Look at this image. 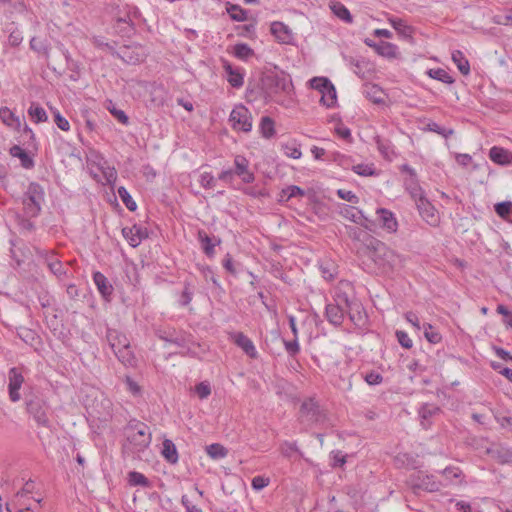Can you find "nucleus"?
<instances>
[{
    "label": "nucleus",
    "mask_w": 512,
    "mask_h": 512,
    "mask_svg": "<svg viewBox=\"0 0 512 512\" xmlns=\"http://www.w3.org/2000/svg\"><path fill=\"white\" fill-rule=\"evenodd\" d=\"M365 96L374 103H382L384 101V92L380 86L376 84H367L364 87Z\"/></svg>",
    "instance_id": "nucleus-25"
},
{
    "label": "nucleus",
    "mask_w": 512,
    "mask_h": 512,
    "mask_svg": "<svg viewBox=\"0 0 512 512\" xmlns=\"http://www.w3.org/2000/svg\"><path fill=\"white\" fill-rule=\"evenodd\" d=\"M493 22L499 25H512V11L504 15H495Z\"/></svg>",
    "instance_id": "nucleus-60"
},
{
    "label": "nucleus",
    "mask_w": 512,
    "mask_h": 512,
    "mask_svg": "<svg viewBox=\"0 0 512 512\" xmlns=\"http://www.w3.org/2000/svg\"><path fill=\"white\" fill-rule=\"evenodd\" d=\"M212 389L208 381H202L195 386V393L199 399H207L211 395Z\"/></svg>",
    "instance_id": "nucleus-43"
},
{
    "label": "nucleus",
    "mask_w": 512,
    "mask_h": 512,
    "mask_svg": "<svg viewBox=\"0 0 512 512\" xmlns=\"http://www.w3.org/2000/svg\"><path fill=\"white\" fill-rule=\"evenodd\" d=\"M409 485L413 490H424L427 492H436L443 488V483L437 481L433 475L418 471L409 478Z\"/></svg>",
    "instance_id": "nucleus-6"
},
{
    "label": "nucleus",
    "mask_w": 512,
    "mask_h": 512,
    "mask_svg": "<svg viewBox=\"0 0 512 512\" xmlns=\"http://www.w3.org/2000/svg\"><path fill=\"white\" fill-rule=\"evenodd\" d=\"M44 202V190L38 183H30L23 197V205L26 216L36 217Z\"/></svg>",
    "instance_id": "nucleus-5"
},
{
    "label": "nucleus",
    "mask_w": 512,
    "mask_h": 512,
    "mask_svg": "<svg viewBox=\"0 0 512 512\" xmlns=\"http://www.w3.org/2000/svg\"><path fill=\"white\" fill-rule=\"evenodd\" d=\"M489 158L492 162L500 166L512 165V152L499 146H493L489 150Z\"/></svg>",
    "instance_id": "nucleus-15"
},
{
    "label": "nucleus",
    "mask_w": 512,
    "mask_h": 512,
    "mask_svg": "<svg viewBox=\"0 0 512 512\" xmlns=\"http://www.w3.org/2000/svg\"><path fill=\"white\" fill-rule=\"evenodd\" d=\"M107 340L120 362L124 365H133L134 356L130 348V342L125 334L117 330H108Z\"/></svg>",
    "instance_id": "nucleus-4"
},
{
    "label": "nucleus",
    "mask_w": 512,
    "mask_h": 512,
    "mask_svg": "<svg viewBox=\"0 0 512 512\" xmlns=\"http://www.w3.org/2000/svg\"><path fill=\"white\" fill-rule=\"evenodd\" d=\"M350 307V319L355 323V324H360L363 319H364V316L362 315V313L360 312V305L357 304V303H354L352 305H349Z\"/></svg>",
    "instance_id": "nucleus-52"
},
{
    "label": "nucleus",
    "mask_w": 512,
    "mask_h": 512,
    "mask_svg": "<svg viewBox=\"0 0 512 512\" xmlns=\"http://www.w3.org/2000/svg\"><path fill=\"white\" fill-rule=\"evenodd\" d=\"M300 417L302 421L309 423H319L325 420V415L319 405L313 400H305L300 408Z\"/></svg>",
    "instance_id": "nucleus-9"
},
{
    "label": "nucleus",
    "mask_w": 512,
    "mask_h": 512,
    "mask_svg": "<svg viewBox=\"0 0 512 512\" xmlns=\"http://www.w3.org/2000/svg\"><path fill=\"white\" fill-rule=\"evenodd\" d=\"M421 218L430 226H437L440 222V217L434 206L426 199L422 198L415 203Z\"/></svg>",
    "instance_id": "nucleus-10"
},
{
    "label": "nucleus",
    "mask_w": 512,
    "mask_h": 512,
    "mask_svg": "<svg viewBox=\"0 0 512 512\" xmlns=\"http://www.w3.org/2000/svg\"><path fill=\"white\" fill-rule=\"evenodd\" d=\"M377 214L379 215L381 225L384 229L389 233L397 231L398 223L392 212L387 209L380 208L377 210Z\"/></svg>",
    "instance_id": "nucleus-19"
},
{
    "label": "nucleus",
    "mask_w": 512,
    "mask_h": 512,
    "mask_svg": "<svg viewBox=\"0 0 512 512\" xmlns=\"http://www.w3.org/2000/svg\"><path fill=\"white\" fill-rule=\"evenodd\" d=\"M452 60L463 75H468L470 73L469 61L466 59V57L464 56V54L461 51H459V50L453 51L452 52Z\"/></svg>",
    "instance_id": "nucleus-29"
},
{
    "label": "nucleus",
    "mask_w": 512,
    "mask_h": 512,
    "mask_svg": "<svg viewBox=\"0 0 512 512\" xmlns=\"http://www.w3.org/2000/svg\"><path fill=\"white\" fill-rule=\"evenodd\" d=\"M364 380L369 385H378L382 383L383 377L378 372L371 371L364 376Z\"/></svg>",
    "instance_id": "nucleus-57"
},
{
    "label": "nucleus",
    "mask_w": 512,
    "mask_h": 512,
    "mask_svg": "<svg viewBox=\"0 0 512 512\" xmlns=\"http://www.w3.org/2000/svg\"><path fill=\"white\" fill-rule=\"evenodd\" d=\"M405 185H406V189L409 191V194L411 195V197L413 198L415 203L417 202V200L425 198L423 195V190L418 185L416 179L406 180Z\"/></svg>",
    "instance_id": "nucleus-32"
},
{
    "label": "nucleus",
    "mask_w": 512,
    "mask_h": 512,
    "mask_svg": "<svg viewBox=\"0 0 512 512\" xmlns=\"http://www.w3.org/2000/svg\"><path fill=\"white\" fill-rule=\"evenodd\" d=\"M233 52L234 55L241 60H246L254 54L253 50L245 43L236 44L233 48Z\"/></svg>",
    "instance_id": "nucleus-39"
},
{
    "label": "nucleus",
    "mask_w": 512,
    "mask_h": 512,
    "mask_svg": "<svg viewBox=\"0 0 512 512\" xmlns=\"http://www.w3.org/2000/svg\"><path fill=\"white\" fill-rule=\"evenodd\" d=\"M10 154L13 156V157H17L21 160V165L24 167V168H32L33 165H34V162H33V159L28 155V153L22 149L20 146L18 145H14L11 149H10Z\"/></svg>",
    "instance_id": "nucleus-28"
},
{
    "label": "nucleus",
    "mask_w": 512,
    "mask_h": 512,
    "mask_svg": "<svg viewBox=\"0 0 512 512\" xmlns=\"http://www.w3.org/2000/svg\"><path fill=\"white\" fill-rule=\"evenodd\" d=\"M352 170L360 176H371L374 174L373 166L363 163L354 165Z\"/></svg>",
    "instance_id": "nucleus-50"
},
{
    "label": "nucleus",
    "mask_w": 512,
    "mask_h": 512,
    "mask_svg": "<svg viewBox=\"0 0 512 512\" xmlns=\"http://www.w3.org/2000/svg\"><path fill=\"white\" fill-rule=\"evenodd\" d=\"M428 129L430 131L436 132L444 137H448L453 134V130H446L445 128L439 126L437 123L432 122L428 124Z\"/></svg>",
    "instance_id": "nucleus-63"
},
{
    "label": "nucleus",
    "mask_w": 512,
    "mask_h": 512,
    "mask_svg": "<svg viewBox=\"0 0 512 512\" xmlns=\"http://www.w3.org/2000/svg\"><path fill=\"white\" fill-rule=\"evenodd\" d=\"M27 411L33 416L38 425L47 427L49 425L48 406L45 401L39 398L31 399L26 403Z\"/></svg>",
    "instance_id": "nucleus-8"
},
{
    "label": "nucleus",
    "mask_w": 512,
    "mask_h": 512,
    "mask_svg": "<svg viewBox=\"0 0 512 512\" xmlns=\"http://www.w3.org/2000/svg\"><path fill=\"white\" fill-rule=\"evenodd\" d=\"M339 214L356 224H359L365 228H368V222L369 220L363 215L362 211L358 208L350 205L343 204L339 207Z\"/></svg>",
    "instance_id": "nucleus-13"
},
{
    "label": "nucleus",
    "mask_w": 512,
    "mask_h": 512,
    "mask_svg": "<svg viewBox=\"0 0 512 512\" xmlns=\"http://www.w3.org/2000/svg\"><path fill=\"white\" fill-rule=\"evenodd\" d=\"M229 338L250 358L255 359L258 357V352L254 343L242 332H232L230 333Z\"/></svg>",
    "instance_id": "nucleus-12"
},
{
    "label": "nucleus",
    "mask_w": 512,
    "mask_h": 512,
    "mask_svg": "<svg viewBox=\"0 0 512 512\" xmlns=\"http://www.w3.org/2000/svg\"><path fill=\"white\" fill-rule=\"evenodd\" d=\"M199 183L204 189H211L215 187L216 179L210 172H203L199 176Z\"/></svg>",
    "instance_id": "nucleus-46"
},
{
    "label": "nucleus",
    "mask_w": 512,
    "mask_h": 512,
    "mask_svg": "<svg viewBox=\"0 0 512 512\" xmlns=\"http://www.w3.org/2000/svg\"><path fill=\"white\" fill-rule=\"evenodd\" d=\"M284 153L287 157L293 158V159H299L302 156L301 150L293 145H286L284 147Z\"/></svg>",
    "instance_id": "nucleus-62"
},
{
    "label": "nucleus",
    "mask_w": 512,
    "mask_h": 512,
    "mask_svg": "<svg viewBox=\"0 0 512 512\" xmlns=\"http://www.w3.org/2000/svg\"><path fill=\"white\" fill-rule=\"evenodd\" d=\"M206 452L212 459H221L226 457L228 450L221 444L214 443L206 447Z\"/></svg>",
    "instance_id": "nucleus-34"
},
{
    "label": "nucleus",
    "mask_w": 512,
    "mask_h": 512,
    "mask_svg": "<svg viewBox=\"0 0 512 512\" xmlns=\"http://www.w3.org/2000/svg\"><path fill=\"white\" fill-rule=\"evenodd\" d=\"M93 281L102 297L109 300L113 293V286L107 277L101 272H95L93 274Z\"/></svg>",
    "instance_id": "nucleus-18"
},
{
    "label": "nucleus",
    "mask_w": 512,
    "mask_h": 512,
    "mask_svg": "<svg viewBox=\"0 0 512 512\" xmlns=\"http://www.w3.org/2000/svg\"><path fill=\"white\" fill-rule=\"evenodd\" d=\"M8 390L9 397L12 402H18L21 398L19 393L20 388L24 382V377L21 372L15 367L11 368L8 373Z\"/></svg>",
    "instance_id": "nucleus-11"
},
{
    "label": "nucleus",
    "mask_w": 512,
    "mask_h": 512,
    "mask_svg": "<svg viewBox=\"0 0 512 512\" xmlns=\"http://www.w3.org/2000/svg\"><path fill=\"white\" fill-rule=\"evenodd\" d=\"M47 266L50 269V271L57 277H61L66 273L62 262L56 258L49 259L47 261Z\"/></svg>",
    "instance_id": "nucleus-45"
},
{
    "label": "nucleus",
    "mask_w": 512,
    "mask_h": 512,
    "mask_svg": "<svg viewBox=\"0 0 512 512\" xmlns=\"http://www.w3.org/2000/svg\"><path fill=\"white\" fill-rule=\"evenodd\" d=\"M270 483L269 478L263 477V476H255L251 481V486L254 490H262L263 488L267 487Z\"/></svg>",
    "instance_id": "nucleus-54"
},
{
    "label": "nucleus",
    "mask_w": 512,
    "mask_h": 512,
    "mask_svg": "<svg viewBox=\"0 0 512 512\" xmlns=\"http://www.w3.org/2000/svg\"><path fill=\"white\" fill-rule=\"evenodd\" d=\"M228 13L235 21H245L247 19V12L237 5H232L228 9Z\"/></svg>",
    "instance_id": "nucleus-47"
},
{
    "label": "nucleus",
    "mask_w": 512,
    "mask_h": 512,
    "mask_svg": "<svg viewBox=\"0 0 512 512\" xmlns=\"http://www.w3.org/2000/svg\"><path fill=\"white\" fill-rule=\"evenodd\" d=\"M424 336L432 344H437L442 340L441 334L430 324L423 325Z\"/></svg>",
    "instance_id": "nucleus-37"
},
{
    "label": "nucleus",
    "mask_w": 512,
    "mask_h": 512,
    "mask_svg": "<svg viewBox=\"0 0 512 512\" xmlns=\"http://www.w3.org/2000/svg\"><path fill=\"white\" fill-rule=\"evenodd\" d=\"M263 86L267 96L275 102H279L281 96H287L293 90L290 76L284 73L267 75L263 80Z\"/></svg>",
    "instance_id": "nucleus-3"
},
{
    "label": "nucleus",
    "mask_w": 512,
    "mask_h": 512,
    "mask_svg": "<svg viewBox=\"0 0 512 512\" xmlns=\"http://www.w3.org/2000/svg\"><path fill=\"white\" fill-rule=\"evenodd\" d=\"M152 441L149 427L142 422L130 423L126 429V442L123 445L124 453L132 458H141Z\"/></svg>",
    "instance_id": "nucleus-1"
},
{
    "label": "nucleus",
    "mask_w": 512,
    "mask_h": 512,
    "mask_svg": "<svg viewBox=\"0 0 512 512\" xmlns=\"http://www.w3.org/2000/svg\"><path fill=\"white\" fill-rule=\"evenodd\" d=\"M375 142L379 152L386 159H392L395 156L393 146L389 140H384L379 136L375 137Z\"/></svg>",
    "instance_id": "nucleus-30"
},
{
    "label": "nucleus",
    "mask_w": 512,
    "mask_h": 512,
    "mask_svg": "<svg viewBox=\"0 0 512 512\" xmlns=\"http://www.w3.org/2000/svg\"><path fill=\"white\" fill-rule=\"evenodd\" d=\"M199 239L202 243V248L207 256H212L214 254V244L212 243L211 238L204 232H199Z\"/></svg>",
    "instance_id": "nucleus-44"
},
{
    "label": "nucleus",
    "mask_w": 512,
    "mask_h": 512,
    "mask_svg": "<svg viewBox=\"0 0 512 512\" xmlns=\"http://www.w3.org/2000/svg\"><path fill=\"white\" fill-rule=\"evenodd\" d=\"M370 258L383 272L393 271L403 266L404 258L387 247L383 242H371Z\"/></svg>",
    "instance_id": "nucleus-2"
},
{
    "label": "nucleus",
    "mask_w": 512,
    "mask_h": 512,
    "mask_svg": "<svg viewBox=\"0 0 512 512\" xmlns=\"http://www.w3.org/2000/svg\"><path fill=\"white\" fill-rule=\"evenodd\" d=\"M389 23L391 26L403 37L412 38L413 28L401 18H390Z\"/></svg>",
    "instance_id": "nucleus-24"
},
{
    "label": "nucleus",
    "mask_w": 512,
    "mask_h": 512,
    "mask_svg": "<svg viewBox=\"0 0 512 512\" xmlns=\"http://www.w3.org/2000/svg\"><path fill=\"white\" fill-rule=\"evenodd\" d=\"M396 337H397L399 344L402 347H404L406 349H410L413 346V341L411 340V338L408 336V334L406 332L396 331Z\"/></svg>",
    "instance_id": "nucleus-55"
},
{
    "label": "nucleus",
    "mask_w": 512,
    "mask_h": 512,
    "mask_svg": "<svg viewBox=\"0 0 512 512\" xmlns=\"http://www.w3.org/2000/svg\"><path fill=\"white\" fill-rule=\"evenodd\" d=\"M321 94V102L323 103V105H325L326 107H332L335 104L337 96L336 89L333 86V84L330 85L327 89H325V91H323Z\"/></svg>",
    "instance_id": "nucleus-36"
},
{
    "label": "nucleus",
    "mask_w": 512,
    "mask_h": 512,
    "mask_svg": "<svg viewBox=\"0 0 512 512\" xmlns=\"http://www.w3.org/2000/svg\"><path fill=\"white\" fill-rule=\"evenodd\" d=\"M271 33L275 36V38L284 44H288L292 41L293 35L291 30L287 25L282 22L276 21L271 24Z\"/></svg>",
    "instance_id": "nucleus-17"
},
{
    "label": "nucleus",
    "mask_w": 512,
    "mask_h": 512,
    "mask_svg": "<svg viewBox=\"0 0 512 512\" xmlns=\"http://www.w3.org/2000/svg\"><path fill=\"white\" fill-rule=\"evenodd\" d=\"M280 451L284 456L290 457L292 453L297 451L296 443L294 442H283L280 445Z\"/></svg>",
    "instance_id": "nucleus-59"
},
{
    "label": "nucleus",
    "mask_w": 512,
    "mask_h": 512,
    "mask_svg": "<svg viewBox=\"0 0 512 512\" xmlns=\"http://www.w3.org/2000/svg\"><path fill=\"white\" fill-rule=\"evenodd\" d=\"M229 121L234 130L249 132L252 129V115L244 105H237L233 108Z\"/></svg>",
    "instance_id": "nucleus-7"
},
{
    "label": "nucleus",
    "mask_w": 512,
    "mask_h": 512,
    "mask_svg": "<svg viewBox=\"0 0 512 512\" xmlns=\"http://www.w3.org/2000/svg\"><path fill=\"white\" fill-rule=\"evenodd\" d=\"M0 119L7 127L19 131L22 123L19 116H16L8 107L0 108Z\"/></svg>",
    "instance_id": "nucleus-20"
},
{
    "label": "nucleus",
    "mask_w": 512,
    "mask_h": 512,
    "mask_svg": "<svg viewBox=\"0 0 512 512\" xmlns=\"http://www.w3.org/2000/svg\"><path fill=\"white\" fill-rule=\"evenodd\" d=\"M192 296H193V293L190 290L189 285L186 284L185 288L181 294V298H180L181 305L187 306L191 302Z\"/></svg>",
    "instance_id": "nucleus-64"
},
{
    "label": "nucleus",
    "mask_w": 512,
    "mask_h": 512,
    "mask_svg": "<svg viewBox=\"0 0 512 512\" xmlns=\"http://www.w3.org/2000/svg\"><path fill=\"white\" fill-rule=\"evenodd\" d=\"M282 193H283V196L287 197V200L292 197L304 196V191L300 187L295 186V185H292V186L287 187L286 189H283Z\"/></svg>",
    "instance_id": "nucleus-56"
},
{
    "label": "nucleus",
    "mask_w": 512,
    "mask_h": 512,
    "mask_svg": "<svg viewBox=\"0 0 512 512\" xmlns=\"http://www.w3.org/2000/svg\"><path fill=\"white\" fill-rule=\"evenodd\" d=\"M326 317L331 324L338 326L343 322L344 311L337 304H328L326 306Z\"/></svg>",
    "instance_id": "nucleus-22"
},
{
    "label": "nucleus",
    "mask_w": 512,
    "mask_h": 512,
    "mask_svg": "<svg viewBox=\"0 0 512 512\" xmlns=\"http://www.w3.org/2000/svg\"><path fill=\"white\" fill-rule=\"evenodd\" d=\"M28 115L35 123L45 122L48 117L46 111L36 103H32L28 109Z\"/></svg>",
    "instance_id": "nucleus-31"
},
{
    "label": "nucleus",
    "mask_w": 512,
    "mask_h": 512,
    "mask_svg": "<svg viewBox=\"0 0 512 512\" xmlns=\"http://www.w3.org/2000/svg\"><path fill=\"white\" fill-rule=\"evenodd\" d=\"M439 411V408L434 405L425 404L420 409V415L423 419H428Z\"/></svg>",
    "instance_id": "nucleus-58"
},
{
    "label": "nucleus",
    "mask_w": 512,
    "mask_h": 512,
    "mask_svg": "<svg viewBox=\"0 0 512 512\" xmlns=\"http://www.w3.org/2000/svg\"><path fill=\"white\" fill-rule=\"evenodd\" d=\"M441 473L444 477L443 487L462 482V471L457 467H447Z\"/></svg>",
    "instance_id": "nucleus-21"
},
{
    "label": "nucleus",
    "mask_w": 512,
    "mask_h": 512,
    "mask_svg": "<svg viewBox=\"0 0 512 512\" xmlns=\"http://www.w3.org/2000/svg\"><path fill=\"white\" fill-rule=\"evenodd\" d=\"M283 343H284V347H285L286 352L290 356L293 357V356L297 355L300 352V345H299V342H298V338L294 337V339L291 340V341L284 340Z\"/></svg>",
    "instance_id": "nucleus-49"
},
{
    "label": "nucleus",
    "mask_w": 512,
    "mask_h": 512,
    "mask_svg": "<svg viewBox=\"0 0 512 512\" xmlns=\"http://www.w3.org/2000/svg\"><path fill=\"white\" fill-rule=\"evenodd\" d=\"M329 8L335 16L344 21L345 23H352L353 18L344 4L339 1H331Z\"/></svg>",
    "instance_id": "nucleus-23"
},
{
    "label": "nucleus",
    "mask_w": 512,
    "mask_h": 512,
    "mask_svg": "<svg viewBox=\"0 0 512 512\" xmlns=\"http://www.w3.org/2000/svg\"><path fill=\"white\" fill-rule=\"evenodd\" d=\"M163 457L171 464H175L178 461V453L175 444L169 439L163 441L162 449Z\"/></svg>",
    "instance_id": "nucleus-27"
},
{
    "label": "nucleus",
    "mask_w": 512,
    "mask_h": 512,
    "mask_svg": "<svg viewBox=\"0 0 512 512\" xmlns=\"http://www.w3.org/2000/svg\"><path fill=\"white\" fill-rule=\"evenodd\" d=\"M106 108L120 123L123 125L129 124V117L126 115V113L123 110L116 108V106L111 101H109Z\"/></svg>",
    "instance_id": "nucleus-40"
},
{
    "label": "nucleus",
    "mask_w": 512,
    "mask_h": 512,
    "mask_svg": "<svg viewBox=\"0 0 512 512\" xmlns=\"http://www.w3.org/2000/svg\"><path fill=\"white\" fill-rule=\"evenodd\" d=\"M54 120L59 129L63 131H68L70 129L68 120L62 117L58 111L54 113Z\"/></svg>",
    "instance_id": "nucleus-61"
},
{
    "label": "nucleus",
    "mask_w": 512,
    "mask_h": 512,
    "mask_svg": "<svg viewBox=\"0 0 512 512\" xmlns=\"http://www.w3.org/2000/svg\"><path fill=\"white\" fill-rule=\"evenodd\" d=\"M118 195L130 211H135L137 209L136 202L132 199L131 195L124 187L118 188Z\"/></svg>",
    "instance_id": "nucleus-41"
},
{
    "label": "nucleus",
    "mask_w": 512,
    "mask_h": 512,
    "mask_svg": "<svg viewBox=\"0 0 512 512\" xmlns=\"http://www.w3.org/2000/svg\"><path fill=\"white\" fill-rule=\"evenodd\" d=\"M495 212L503 219H508L512 214V202L505 201L495 205Z\"/></svg>",
    "instance_id": "nucleus-42"
},
{
    "label": "nucleus",
    "mask_w": 512,
    "mask_h": 512,
    "mask_svg": "<svg viewBox=\"0 0 512 512\" xmlns=\"http://www.w3.org/2000/svg\"><path fill=\"white\" fill-rule=\"evenodd\" d=\"M311 87L318 90L320 93L325 91L332 83L324 77H315L310 81Z\"/></svg>",
    "instance_id": "nucleus-48"
},
{
    "label": "nucleus",
    "mask_w": 512,
    "mask_h": 512,
    "mask_svg": "<svg viewBox=\"0 0 512 512\" xmlns=\"http://www.w3.org/2000/svg\"><path fill=\"white\" fill-rule=\"evenodd\" d=\"M122 234L132 247H137L141 241L147 237L146 229L137 225H133L130 228H123Z\"/></svg>",
    "instance_id": "nucleus-16"
},
{
    "label": "nucleus",
    "mask_w": 512,
    "mask_h": 512,
    "mask_svg": "<svg viewBox=\"0 0 512 512\" xmlns=\"http://www.w3.org/2000/svg\"><path fill=\"white\" fill-rule=\"evenodd\" d=\"M337 195L342 200H345V201L353 203V204H357L359 202L358 196L350 190L338 189Z\"/></svg>",
    "instance_id": "nucleus-51"
},
{
    "label": "nucleus",
    "mask_w": 512,
    "mask_h": 512,
    "mask_svg": "<svg viewBox=\"0 0 512 512\" xmlns=\"http://www.w3.org/2000/svg\"><path fill=\"white\" fill-rule=\"evenodd\" d=\"M224 69L228 75L227 81L229 84L234 88H240L244 82L243 74L238 70H234L228 63L224 64Z\"/></svg>",
    "instance_id": "nucleus-26"
},
{
    "label": "nucleus",
    "mask_w": 512,
    "mask_h": 512,
    "mask_svg": "<svg viewBox=\"0 0 512 512\" xmlns=\"http://www.w3.org/2000/svg\"><path fill=\"white\" fill-rule=\"evenodd\" d=\"M396 46L389 42H383L378 46L377 51L380 55L383 56H394L395 55Z\"/></svg>",
    "instance_id": "nucleus-53"
},
{
    "label": "nucleus",
    "mask_w": 512,
    "mask_h": 512,
    "mask_svg": "<svg viewBox=\"0 0 512 512\" xmlns=\"http://www.w3.org/2000/svg\"><path fill=\"white\" fill-rule=\"evenodd\" d=\"M260 130L263 137H272L275 133L274 121L268 116L262 117L260 122Z\"/></svg>",
    "instance_id": "nucleus-35"
},
{
    "label": "nucleus",
    "mask_w": 512,
    "mask_h": 512,
    "mask_svg": "<svg viewBox=\"0 0 512 512\" xmlns=\"http://www.w3.org/2000/svg\"><path fill=\"white\" fill-rule=\"evenodd\" d=\"M427 73L431 78L441 81L445 84H452L454 82L453 77L442 68L430 69Z\"/></svg>",
    "instance_id": "nucleus-33"
},
{
    "label": "nucleus",
    "mask_w": 512,
    "mask_h": 512,
    "mask_svg": "<svg viewBox=\"0 0 512 512\" xmlns=\"http://www.w3.org/2000/svg\"><path fill=\"white\" fill-rule=\"evenodd\" d=\"M233 174L239 176L244 183H252L255 180L253 172L249 170V161L242 155H237L234 158Z\"/></svg>",
    "instance_id": "nucleus-14"
},
{
    "label": "nucleus",
    "mask_w": 512,
    "mask_h": 512,
    "mask_svg": "<svg viewBox=\"0 0 512 512\" xmlns=\"http://www.w3.org/2000/svg\"><path fill=\"white\" fill-rule=\"evenodd\" d=\"M128 482L132 486H149V480L142 473L136 471H132L128 474Z\"/></svg>",
    "instance_id": "nucleus-38"
}]
</instances>
